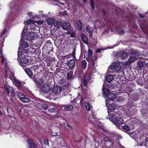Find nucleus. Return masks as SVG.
Segmentation results:
<instances>
[{
    "label": "nucleus",
    "instance_id": "58836bf2",
    "mask_svg": "<svg viewBox=\"0 0 148 148\" xmlns=\"http://www.w3.org/2000/svg\"><path fill=\"white\" fill-rule=\"evenodd\" d=\"M6 72V74L5 75V78H7L8 76V74H10V73H11L12 75V73H11V72L9 71L8 70V68H6V69H5Z\"/></svg>",
    "mask_w": 148,
    "mask_h": 148
},
{
    "label": "nucleus",
    "instance_id": "de8ad7c7",
    "mask_svg": "<svg viewBox=\"0 0 148 148\" xmlns=\"http://www.w3.org/2000/svg\"><path fill=\"white\" fill-rule=\"evenodd\" d=\"M42 143H44L46 145H49V141L47 139H44L42 140Z\"/></svg>",
    "mask_w": 148,
    "mask_h": 148
},
{
    "label": "nucleus",
    "instance_id": "a19ab883",
    "mask_svg": "<svg viewBox=\"0 0 148 148\" xmlns=\"http://www.w3.org/2000/svg\"><path fill=\"white\" fill-rule=\"evenodd\" d=\"M59 140L60 141V143L62 146V147L65 146V141L64 139L62 138H60Z\"/></svg>",
    "mask_w": 148,
    "mask_h": 148
},
{
    "label": "nucleus",
    "instance_id": "a18cd8bd",
    "mask_svg": "<svg viewBox=\"0 0 148 148\" xmlns=\"http://www.w3.org/2000/svg\"><path fill=\"white\" fill-rule=\"evenodd\" d=\"M43 108L45 110H46L48 109V106L46 104L43 103L41 104Z\"/></svg>",
    "mask_w": 148,
    "mask_h": 148
},
{
    "label": "nucleus",
    "instance_id": "8fccbe9b",
    "mask_svg": "<svg viewBox=\"0 0 148 148\" xmlns=\"http://www.w3.org/2000/svg\"><path fill=\"white\" fill-rule=\"evenodd\" d=\"M90 2L92 9H94L95 8V6L93 1L92 0H90Z\"/></svg>",
    "mask_w": 148,
    "mask_h": 148
},
{
    "label": "nucleus",
    "instance_id": "c756f323",
    "mask_svg": "<svg viewBox=\"0 0 148 148\" xmlns=\"http://www.w3.org/2000/svg\"><path fill=\"white\" fill-rule=\"evenodd\" d=\"M77 25L78 29L79 30H81L82 29V22L78 20L77 21Z\"/></svg>",
    "mask_w": 148,
    "mask_h": 148
},
{
    "label": "nucleus",
    "instance_id": "c85d7f7f",
    "mask_svg": "<svg viewBox=\"0 0 148 148\" xmlns=\"http://www.w3.org/2000/svg\"><path fill=\"white\" fill-rule=\"evenodd\" d=\"M140 145L142 146H145L146 147L148 148V138H147L145 140V142L141 143Z\"/></svg>",
    "mask_w": 148,
    "mask_h": 148
},
{
    "label": "nucleus",
    "instance_id": "e433bc0d",
    "mask_svg": "<svg viewBox=\"0 0 148 148\" xmlns=\"http://www.w3.org/2000/svg\"><path fill=\"white\" fill-rule=\"evenodd\" d=\"M26 72L29 77L32 76L33 75V73L32 71L29 69H27L26 71Z\"/></svg>",
    "mask_w": 148,
    "mask_h": 148
},
{
    "label": "nucleus",
    "instance_id": "e2e57ef3",
    "mask_svg": "<svg viewBox=\"0 0 148 148\" xmlns=\"http://www.w3.org/2000/svg\"><path fill=\"white\" fill-rule=\"evenodd\" d=\"M120 148H125L124 147L122 146H121L120 147Z\"/></svg>",
    "mask_w": 148,
    "mask_h": 148
},
{
    "label": "nucleus",
    "instance_id": "f03ea898",
    "mask_svg": "<svg viewBox=\"0 0 148 148\" xmlns=\"http://www.w3.org/2000/svg\"><path fill=\"white\" fill-rule=\"evenodd\" d=\"M138 53L136 51L132 50L131 51V54L127 61H126L123 64L125 65H129L135 62L138 58Z\"/></svg>",
    "mask_w": 148,
    "mask_h": 148
},
{
    "label": "nucleus",
    "instance_id": "680f3d73",
    "mask_svg": "<svg viewBox=\"0 0 148 148\" xmlns=\"http://www.w3.org/2000/svg\"><path fill=\"white\" fill-rule=\"evenodd\" d=\"M40 14H41V15H42V13L43 11H40Z\"/></svg>",
    "mask_w": 148,
    "mask_h": 148
},
{
    "label": "nucleus",
    "instance_id": "9d476101",
    "mask_svg": "<svg viewBox=\"0 0 148 148\" xmlns=\"http://www.w3.org/2000/svg\"><path fill=\"white\" fill-rule=\"evenodd\" d=\"M89 100V99L87 98H86L84 99V106L86 110L88 111L90 110V109L92 107V106L88 102Z\"/></svg>",
    "mask_w": 148,
    "mask_h": 148
},
{
    "label": "nucleus",
    "instance_id": "f704fd0d",
    "mask_svg": "<svg viewBox=\"0 0 148 148\" xmlns=\"http://www.w3.org/2000/svg\"><path fill=\"white\" fill-rule=\"evenodd\" d=\"M62 24L59 21H57L54 23V26L57 28L60 27L61 24Z\"/></svg>",
    "mask_w": 148,
    "mask_h": 148
},
{
    "label": "nucleus",
    "instance_id": "b1692460",
    "mask_svg": "<svg viewBox=\"0 0 148 148\" xmlns=\"http://www.w3.org/2000/svg\"><path fill=\"white\" fill-rule=\"evenodd\" d=\"M47 21V23L49 25H52L55 22V19L53 18H48Z\"/></svg>",
    "mask_w": 148,
    "mask_h": 148
},
{
    "label": "nucleus",
    "instance_id": "412c9836",
    "mask_svg": "<svg viewBox=\"0 0 148 148\" xmlns=\"http://www.w3.org/2000/svg\"><path fill=\"white\" fill-rule=\"evenodd\" d=\"M119 128L123 131H126L128 132L130 131V127L126 125H125L123 126L121 125Z\"/></svg>",
    "mask_w": 148,
    "mask_h": 148
},
{
    "label": "nucleus",
    "instance_id": "1a4fd4ad",
    "mask_svg": "<svg viewBox=\"0 0 148 148\" xmlns=\"http://www.w3.org/2000/svg\"><path fill=\"white\" fill-rule=\"evenodd\" d=\"M101 138H103V140L106 142H108L110 141V144L111 145H113V144H114L116 142H117V141L119 140L118 139H117L116 138V140H114V141H113L112 140H111L108 137H106L104 135H102V136H101Z\"/></svg>",
    "mask_w": 148,
    "mask_h": 148
},
{
    "label": "nucleus",
    "instance_id": "bf43d9fd",
    "mask_svg": "<svg viewBox=\"0 0 148 148\" xmlns=\"http://www.w3.org/2000/svg\"><path fill=\"white\" fill-rule=\"evenodd\" d=\"M28 52V51L27 50H25V51H23V52L24 53H27Z\"/></svg>",
    "mask_w": 148,
    "mask_h": 148
},
{
    "label": "nucleus",
    "instance_id": "ddd939ff",
    "mask_svg": "<svg viewBox=\"0 0 148 148\" xmlns=\"http://www.w3.org/2000/svg\"><path fill=\"white\" fill-rule=\"evenodd\" d=\"M27 15L29 16L30 18L31 19H34L36 18H38L39 17V15H36L33 12H28Z\"/></svg>",
    "mask_w": 148,
    "mask_h": 148
},
{
    "label": "nucleus",
    "instance_id": "20e7f679",
    "mask_svg": "<svg viewBox=\"0 0 148 148\" xmlns=\"http://www.w3.org/2000/svg\"><path fill=\"white\" fill-rule=\"evenodd\" d=\"M123 64L122 62H116L112 63L110 66V68L115 71H118L121 69Z\"/></svg>",
    "mask_w": 148,
    "mask_h": 148
},
{
    "label": "nucleus",
    "instance_id": "2eb2a0df",
    "mask_svg": "<svg viewBox=\"0 0 148 148\" xmlns=\"http://www.w3.org/2000/svg\"><path fill=\"white\" fill-rule=\"evenodd\" d=\"M1 58L2 60L1 64L2 65H3L4 66V68L5 69H6V68L7 67V60L6 58L3 56L2 55H0Z\"/></svg>",
    "mask_w": 148,
    "mask_h": 148
},
{
    "label": "nucleus",
    "instance_id": "9b49d317",
    "mask_svg": "<svg viewBox=\"0 0 148 148\" xmlns=\"http://www.w3.org/2000/svg\"><path fill=\"white\" fill-rule=\"evenodd\" d=\"M70 24L69 22L65 21L62 24V27L64 30H69L70 29Z\"/></svg>",
    "mask_w": 148,
    "mask_h": 148
},
{
    "label": "nucleus",
    "instance_id": "a878e982",
    "mask_svg": "<svg viewBox=\"0 0 148 148\" xmlns=\"http://www.w3.org/2000/svg\"><path fill=\"white\" fill-rule=\"evenodd\" d=\"M113 76L110 74L106 77V80L108 82H110L113 80Z\"/></svg>",
    "mask_w": 148,
    "mask_h": 148
},
{
    "label": "nucleus",
    "instance_id": "774afa93",
    "mask_svg": "<svg viewBox=\"0 0 148 148\" xmlns=\"http://www.w3.org/2000/svg\"><path fill=\"white\" fill-rule=\"evenodd\" d=\"M66 13V11H64V13Z\"/></svg>",
    "mask_w": 148,
    "mask_h": 148
},
{
    "label": "nucleus",
    "instance_id": "4c0bfd02",
    "mask_svg": "<svg viewBox=\"0 0 148 148\" xmlns=\"http://www.w3.org/2000/svg\"><path fill=\"white\" fill-rule=\"evenodd\" d=\"M10 88H7L4 90V94L5 95H7L9 94L10 93Z\"/></svg>",
    "mask_w": 148,
    "mask_h": 148
},
{
    "label": "nucleus",
    "instance_id": "c9c22d12",
    "mask_svg": "<svg viewBox=\"0 0 148 148\" xmlns=\"http://www.w3.org/2000/svg\"><path fill=\"white\" fill-rule=\"evenodd\" d=\"M87 63L85 60H83L82 61V65L83 68L85 69Z\"/></svg>",
    "mask_w": 148,
    "mask_h": 148
},
{
    "label": "nucleus",
    "instance_id": "a211bd4d",
    "mask_svg": "<svg viewBox=\"0 0 148 148\" xmlns=\"http://www.w3.org/2000/svg\"><path fill=\"white\" fill-rule=\"evenodd\" d=\"M108 99L112 100L114 99L116 97V94L113 92H111L107 96Z\"/></svg>",
    "mask_w": 148,
    "mask_h": 148
},
{
    "label": "nucleus",
    "instance_id": "4be33fe9",
    "mask_svg": "<svg viewBox=\"0 0 148 148\" xmlns=\"http://www.w3.org/2000/svg\"><path fill=\"white\" fill-rule=\"evenodd\" d=\"M7 32V30L6 29H5L2 32L1 34V35L2 36L1 37H0V44H3L4 42V37H2L3 36V34Z\"/></svg>",
    "mask_w": 148,
    "mask_h": 148
},
{
    "label": "nucleus",
    "instance_id": "bb28decb",
    "mask_svg": "<svg viewBox=\"0 0 148 148\" xmlns=\"http://www.w3.org/2000/svg\"><path fill=\"white\" fill-rule=\"evenodd\" d=\"M14 82L15 83V85L21 89L22 86L21 85V82L18 80L16 79H14Z\"/></svg>",
    "mask_w": 148,
    "mask_h": 148
},
{
    "label": "nucleus",
    "instance_id": "6e6552de",
    "mask_svg": "<svg viewBox=\"0 0 148 148\" xmlns=\"http://www.w3.org/2000/svg\"><path fill=\"white\" fill-rule=\"evenodd\" d=\"M123 123V120L122 118L119 117L115 118L114 124H116L117 126L119 128L121 127L122 124Z\"/></svg>",
    "mask_w": 148,
    "mask_h": 148
},
{
    "label": "nucleus",
    "instance_id": "864d4df0",
    "mask_svg": "<svg viewBox=\"0 0 148 148\" xmlns=\"http://www.w3.org/2000/svg\"><path fill=\"white\" fill-rule=\"evenodd\" d=\"M138 16H139L140 17L142 18H143L144 17V16L142 14H140V13H139L138 14Z\"/></svg>",
    "mask_w": 148,
    "mask_h": 148
},
{
    "label": "nucleus",
    "instance_id": "7c9ffc66",
    "mask_svg": "<svg viewBox=\"0 0 148 148\" xmlns=\"http://www.w3.org/2000/svg\"><path fill=\"white\" fill-rule=\"evenodd\" d=\"M28 46V44L26 42L24 41L22 42L20 46L22 49H24L26 47H27Z\"/></svg>",
    "mask_w": 148,
    "mask_h": 148
},
{
    "label": "nucleus",
    "instance_id": "f8f14e48",
    "mask_svg": "<svg viewBox=\"0 0 148 148\" xmlns=\"http://www.w3.org/2000/svg\"><path fill=\"white\" fill-rule=\"evenodd\" d=\"M62 89V88L59 86H54L52 89L53 92L55 94L60 92Z\"/></svg>",
    "mask_w": 148,
    "mask_h": 148
},
{
    "label": "nucleus",
    "instance_id": "393cba45",
    "mask_svg": "<svg viewBox=\"0 0 148 148\" xmlns=\"http://www.w3.org/2000/svg\"><path fill=\"white\" fill-rule=\"evenodd\" d=\"M24 23L25 25H27L30 26L31 25H34L35 21L32 20H29L26 22H24Z\"/></svg>",
    "mask_w": 148,
    "mask_h": 148
},
{
    "label": "nucleus",
    "instance_id": "052dcab7",
    "mask_svg": "<svg viewBox=\"0 0 148 148\" xmlns=\"http://www.w3.org/2000/svg\"><path fill=\"white\" fill-rule=\"evenodd\" d=\"M145 65H146V66L147 67V68H148V62L147 63L145 64Z\"/></svg>",
    "mask_w": 148,
    "mask_h": 148
},
{
    "label": "nucleus",
    "instance_id": "5701e85b",
    "mask_svg": "<svg viewBox=\"0 0 148 148\" xmlns=\"http://www.w3.org/2000/svg\"><path fill=\"white\" fill-rule=\"evenodd\" d=\"M90 79V77L89 75H88L84 77L83 79V84L84 86H86L87 84V82Z\"/></svg>",
    "mask_w": 148,
    "mask_h": 148
},
{
    "label": "nucleus",
    "instance_id": "13d9d810",
    "mask_svg": "<svg viewBox=\"0 0 148 148\" xmlns=\"http://www.w3.org/2000/svg\"><path fill=\"white\" fill-rule=\"evenodd\" d=\"M11 94L12 96H14V93L13 91H12L11 92Z\"/></svg>",
    "mask_w": 148,
    "mask_h": 148
},
{
    "label": "nucleus",
    "instance_id": "37998d69",
    "mask_svg": "<svg viewBox=\"0 0 148 148\" xmlns=\"http://www.w3.org/2000/svg\"><path fill=\"white\" fill-rule=\"evenodd\" d=\"M92 52L91 50L89 49L88 51V57L91 58L92 55Z\"/></svg>",
    "mask_w": 148,
    "mask_h": 148
},
{
    "label": "nucleus",
    "instance_id": "f257e3e1",
    "mask_svg": "<svg viewBox=\"0 0 148 148\" xmlns=\"http://www.w3.org/2000/svg\"><path fill=\"white\" fill-rule=\"evenodd\" d=\"M18 60L22 66L27 65L29 62L28 59L27 58L23 53V51L19 49L18 53Z\"/></svg>",
    "mask_w": 148,
    "mask_h": 148
},
{
    "label": "nucleus",
    "instance_id": "0eeeda50",
    "mask_svg": "<svg viewBox=\"0 0 148 148\" xmlns=\"http://www.w3.org/2000/svg\"><path fill=\"white\" fill-rule=\"evenodd\" d=\"M108 100L106 101V105L107 108L108 109V112L109 114V112H113V111L115 110V109H116V106L113 103H112L109 104L108 103Z\"/></svg>",
    "mask_w": 148,
    "mask_h": 148
},
{
    "label": "nucleus",
    "instance_id": "dca6fc26",
    "mask_svg": "<svg viewBox=\"0 0 148 148\" xmlns=\"http://www.w3.org/2000/svg\"><path fill=\"white\" fill-rule=\"evenodd\" d=\"M120 57L123 59L127 58L128 56V53L125 51H122L120 53Z\"/></svg>",
    "mask_w": 148,
    "mask_h": 148
},
{
    "label": "nucleus",
    "instance_id": "603ef678",
    "mask_svg": "<svg viewBox=\"0 0 148 148\" xmlns=\"http://www.w3.org/2000/svg\"><path fill=\"white\" fill-rule=\"evenodd\" d=\"M71 55L72 56H73L74 58H75V51H74L71 54Z\"/></svg>",
    "mask_w": 148,
    "mask_h": 148
},
{
    "label": "nucleus",
    "instance_id": "6ab92c4d",
    "mask_svg": "<svg viewBox=\"0 0 148 148\" xmlns=\"http://www.w3.org/2000/svg\"><path fill=\"white\" fill-rule=\"evenodd\" d=\"M75 61L74 60H71L68 62V65L71 69L73 68L75 66Z\"/></svg>",
    "mask_w": 148,
    "mask_h": 148
},
{
    "label": "nucleus",
    "instance_id": "72a5a7b5",
    "mask_svg": "<svg viewBox=\"0 0 148 148\" xmlns=\"http://www.w3.org/2000/svg\"><path fill=\"white\" fill-rule=\"evenodd\" d=\"M73 108V105H70L69 106H66L64 108L65 110H72Z\"/></svg>",
    "mask_w": 148,
    "mask_h": 148
},
{
    "label": "nucleus",
    "instance_id": "2f4dec72",
    "mask_svg": "<svg viewBox=\"0 0 148 148\" xmlns=\"http://www.w3.org/2000/svg\"><path fill=\"white\" fill-rule=\"evenodd\" d=\"M86 31L89 33L90 34H91L93 32V30L92 28H90V26L89 25L87 26L86 28Z\"/></svg>",
    "mask_w": 148,
    "mask_h": 148
},
{
    "label": "nucleus",
    "instance_id": "338daca9",
    "mask_svg": "<svg viewBox=\"0 0 148 148\" xmlns=\"http://www.w3.org/2000/svg\"><path fill=\"white\" fill-rule=\"evenodd\" d=\"M114 47H111L109 48V49H111V48H113Z\"/></svg>",
    "mask_w": 148,
    "mask_h": 148
},
{
    "label": "nucleus",
    "instance_id": "7ed1b4c3",
    "mask_svg": "<svg viewBox=\"0 0 148 148\" xmlns=\"http://www.w3.org/2000/svg\"><path fill=\"white\" fill-rule=\"evenodd\" d=\"M27 33L26 35V39L29 40L34 39L35 37L34 33L32 32H30V30L29 29H27V27L25 26L24 27L23 30L22 32L21 36L22 37H23V36H25V33Z\"/></svg>",
    "mask_w": 148,
    "mask_h": 148
},
{
    "label": "nucleus",
    "instance_id": "49530a36",
    "mask_svg": "<svg viewBox=\"0 0 148 148\" xmlns=\"http://www.w3.org/2000/svg\"><path fill=\"white\" fill-rule=\"evenodd\" d=\"M97 126L100 129H102V130L104 132L106 131V130L104 128V127L102 126L101 124L97 125Z\"/></svg>",
    "mask_w": 148,
    "mask_h": 148
},
{
    "label": "nucleus",
    "instance_id": "473e14b6",
    "mask_svg": "<svg viewBox=\"0 0 148 148\" xmlns=\"http://www.w3.org/2000/svg\"><path fill=\"white\" fill-rule=\"evenodd\" d=\"M45 83L44 82L43 80L42 79H40L38 81L36 82V83L39 86L41 85L42 84H44Z\"/></svg>",
    "mask_w": 148,
    "mask_h": 148
},
{
    "label": "nucleus",
    "instance_id": "f3484780",
    "mask_svg": "<svg viewBox=\"0 0 148 148\" xmlns=\"http://www.w3.org/2000/svg\"><path fill=\"white\" fill-rule=\"evenodd\" d=\"M103 94L105 96H107L110 93V91L107 88L105 87L104 86V84L103 85V87L102 89Z\"/></svg>",
    "mask_w": 148,
    "mask_h": 148
},
{
    "label": "nucleus",
    "instance_id": "79ce46f5",
    "mask_svg": "<svg viewBox=\"0 0 148 148\" xmlns=\"http://www.w3.org/2000/svg\"><path fill=\"white\" fill-rule=\"evenodd\" d=\"M57 109L56 108H51L49 109V111L50 113H54L56 111Z\"/></svg>",
    "mask_w": 148,
    "mask_h": 148
},
{
    "label": "nucleus",
    "instance_id": "c03bdc74",
    "mask_svg": "<svg viewBox=\"0 0 148 148\" xmlns=\"http://www.w3.org/2000/svg\"><path fill=\"white\" fill-rule=\"evenodd\" d=\"M97 59V57L95 56H93L92 58V66L93 67L94 65V64L95 63V60L96 59Z\"/></svg>",
    "mask_w": 148,
    "mask_h": 148
},
{
    "label": "nucleus",
    "instance_id": "09e8293b",
    "mask_svg": "<svg viewBox=\"0 0 148 148\" xmlns=\"http://www.w3.org/2000/svg\"><path fill=\"white\" fill-rule=\"evenodd\" d=\"M31 29L34 30L35 29V27H36V26L34 24V25H31L29 26Z\"/></svg>",
    "mask_w": 148,
    "mask_h": 148
},
{
    "label": "nucleus",
    "instance_id": "39448f33",
    "mask_svg": "<svg viewBox=\"0 0 148 148\" xmlns=\"http://www.w3.org/2000/svg\"><path fill=\"white\" fill-rule=\"evenodd\" d=\"M18 97L19 100L23 103H27L30 101L29 98L25 97L24 95L21 93H18Z\"/></svg>",
    "mask_w": 148,
    "mask_h": 148
},
{
    "label": "nucleus",
    "instance_id": "69168bd1",
    "mask_svg": "<svg viewBox=\"0 0 148 148\" xmlns=\"http://www.w3.org/2000/svg\"><path fill=\"white\" fill-rule=\"evenodd\" d=\"M69 74L68 73V74H67V77H69Z\"/></svg>",
    "mask_w": 148,
    "mask_h": 148
},
{
    "label": "nucleus",
    "instance_id": "6e6d98bb",
    "mask_svg": "<svg viewBox=\"0 0 148 148\" xmlns=\"http://www.w3.org/2000/svg\"><path fill=\"white\" fill-rule=\"evenodd\" d=\"M102 50V49H98L97 51H96V52H99V53H101V51Z\"/></svg>",
    "mask_w": 148,
    "mask_h": 148
},
{
    "label": "nucleus",
    "instance_id": "4468645a",
    "mask_svg": "<svg viewBox=\"0 0 148 148\" xmlns=\"http://www.w3.org/2000/svg\"><path fill=\"white\" fill-rule=\"evenodd\" d=\"M27 143L29 144V148H37L36 146L34 144V143L33 140H31L29 139H28L27 140Z\"/></svg>",
    "mask_w": 148,
    "mask_h": 148
},
{
    "label": "nucleus",
    "instance_id": "4d7b16f0",
    "mask_svg": "<svg viewBox=\"0 0 148 148\" xmlns=\"http://www.w3.org/2000/svg\"><path fill=\"white\" fill-rule=\"evenodd\" d=\"M88 119L89 121L90 122H91V121H92V119L91 117H89L88 118Z\"/></svg>",
    "mask_w": 148,
    "mask_h": 148
},
{
    "label": "nucleus",
    "instance_id": "423d86ee",
    "mask_svg": "<svg viewBox=\"0 0 148 148\" xmlns=\"http://www.w3.org/2000/svg\"><path fill=\"white\" fill-rule=\"evenodd\" d=\"M40 88L45 93L49 92L50 90V85L48 84L47 83L42 84L40 86Z\"/></svg>",
    "mask_w": 148,
    "mask_h": 148
},
{
    "label": "nucleus",
    "instance_id": "aec40b11",
    "mask_svg": "<svg viewBox=\"0 0 148 148\" xmlns=\"http://www.w3.org/2000/svg\"><path fill=\"white\" fill-rule=\"evenodd\" d=\"M81 37L82 40L85 44L88 43V39L86 35L84 34H81Z\"/></svg>",
    "mask_w": 148,
    "mask_h": 148
},
{
    "label": "nucleus",
    "instance_id": "0e129e2a",
    "mask_svg": "<svg viewBox=\"0 0 148 148\" xmlns=\"http://www.w3.org/2000/svg\"><path fill=\"white\" fill-rule=\"evenodd\" d=\"M86 0H83V1L84 2H86Z\"/></svg>",
    "mask_w": 148,
    "mask_h": 148
},
{
    "label": "nucleus",
    "instance_id": "3c124183",
    "mask_svg": "<svg viewBox=\"0 0 148 148\" xmlns=\"http://www.w3.org/2000/svg\"><path fill=\"white\" fill-rule=\"evenodd\" d=\"M124 33V31L123 30H122L120 31L119 33V34H121V35L123 34Z\"/></svg>",
    "mask_w": 148,
    "mask_h": 148
},
{
    "label": "nucleus",
    "instance_id": "cd10ccee",
    "mask_svg": "<svg viewBox=\"0 0 148 148\" xmlns=\"http://www.w3.org/2000/svg\"><path fill=\"white\" fill-rule=\"evenodd\" d=\"M116 117V116L114 114L110 115V120L114 123V121L115 120V118L117 117Z\"/></svg>",
    "mask_w": 148,
    "mask_h": 148
},
{
    "label": "nucleus",
    "instance_id": "5fc2aeb1",
    "mask_svg": "<svg viewBox=\"0 0 148 148\" xmlns=\"http://www.w3.org/2000/svg\"><path fill=\"white\" fill-rule=\"evenodd\" d=\"M66 126L68 128H69L70 129H71L72 128V127L71 126L69 125L68 124H67L66 125Z\"/></svg>",
    "mask_w": 148,
    "mask_h": 148
},
{
    "label": "nucleus",
    "instance_id": "ea45409f",
    "mask_svg": "<svg viewBox=\"0 0 148 148\" xmlns=\"http://www.w3.org/2000/svg\"><path fill=\"white\" fill-rule=\"evenodd\" d=\"M137 64L139 66L140 68H142L143 66V64L141 61H140L138 62Z\"/></svg>",
    "mask_w": 148,
    "mask_h": 148
}]
</instances>
